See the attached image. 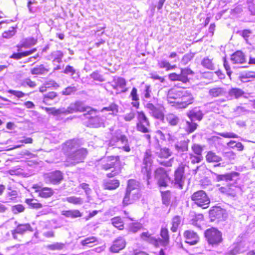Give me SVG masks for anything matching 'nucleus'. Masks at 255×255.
Returning <instances> with one entry per match:
<instances>
[{"instance_id":"nucleus-43","label":"nucleus","mask_w":255,"mask_h":255,"mask_svg":"<svg viewBox=\"0 0 255 255\" xmlns=\"http://www.w3.org/2000/svg\"><path fill=\"white\" fill-rule=\"evenodd\" d=\"M201 65L205 68L209 70L214 69V65L211 59L208 57H205L201 62Z\"/></svg>"},{"instance_id":"nucleus-8","label":"nucleus","mask_w":255,"mask_h":255,"mask_svg":"<svg viewBox=\"0 0 255 255\" xmlns=\"http://www.w3.org/2000/svg\"><path fill=\"white\" fill-rule=\"evenodd\" d=\"M137 122L136 124V128L139 131L143 133H148L149 130L148 127L150 126V123L148 118L143 112H137Z\"/></svg>"},{"instance_id":"nucleus-17","label":"nucleus","mask_w":255,"mask_h":255,"mask_svg":"<svg viewBox=\"0 0 255 255\" xmlns=\"http://www.w3.org/2000/svg\"><path fill=\"white\" fill-rule=\"evenodd\" d=\"M221 192L224 193L228 196L236 197L237 195L241 192V189L239 186L231 185L227 187H222L219 189Z\"/></svg>"},{"instance_id":"nucleus-27","label":"nucleus","mask_w":255,"mask_h":255,"mask_svg":"<svg viewBox=\"0 0 255 255\" xmlns=\"http://www.w3.org/2000/svg\"><path fill=\"white\" fill-rule=\"evenodd\" d=\"M37 40L33 37L25 38L22 40L17 46L18 48H27L36 44Z\"/></svg>"},{"instance_id":"nucleus-61","label":"nucleus","mask_w":255,"mask_h":255,"mask_svg":"<svg viewBox=\"0 0 255 255\" xmlns=\"http://www.w3.org/2000/svg\"><path fill=\"white\" fill-rule=\"evenodd\" d=\"M133 201L134 200H132V198H130V192L127 190L123 201L124 205H128L129 204H131Z\"/></svg>"},{"instance_id":"nucleus-25","label":"nucleus","mask_w":255,"mask_h":255,"mask_svg":"<svg viewBox=\"0 0 255 255\" xmlns=\"http://www.w3.org/2000/svg\"><path fill=\"white\" fill-rule=\"evenodd\" d=\"M33 188L36 189V192H39V195L40 197L43 198H48L51 197L53 194V191L51 188H43L40 190L39 189L37 185H34L33 186Z\"/></svg>"},{"instance_id":"nucleus-60","label":"nucleus","mask_w":255,"mask_h":255,"mask_svg":"<svg viewBox=\"0 0 255 255\" xmlns=\"http://www.w3.org/2000/svg\"><path fill=\"white\" fill-rule=\"evenodd\" d=\"M112 111L113 113L117 114L118 112V106L115 103L111 104L108 107H105L102 109V111Z\"/></svg>"},{"instance_id":"nucleus-1","label":"nucleus","mask_w":255,"mask_h":255,"mask_svg":"<svg viewBox=\"0 0 255 255\" xmlns=\"http://www.w3.org/2000/svg\"><path fill=\"white\" fill-rule=\"evenodd\" d=\"M101 167L105 170L114 169L112 172L107 174V177H112L119 174L121 171V167L120 164V157L119 156H108L101 160Z\"/></svg>"},{"instance_id":"nucleus-7","label":"nucleus","mask_w":255,"mask_h":255,"mask_svg":"<svg viewBox=\"0 0 255 255\" xmlns=\"http://www.w3.org/2000/svg\"><path fill=\"white\" fill-rule=\"evenodd\" d=\"M194 72L190 68H185L181 69V72L177 74L172 73L168 75L169 79L172 81H179L183 83H186L189 82V76H193Z\"/></svg>"},{"instance_id":"nucleus-42","label":"nucleus","mask_w":255,"mask_h":255,"mask_svg":"<svg viewBox=\"0 0 255 255\" xmlns=\"http://www.w3.org/2000/svg\"><path fill=\"white\" fill-rule=\"evenodd\" d=\"M181 219L180 217L179 216H174L172 220V227L171 230L173 232H176L177 229L180 224Z\"/></svg>"},{"instance_id":"nucleus-45","label":"nucleus","mask_w":255,"mask_h":255,"mask_svg":"<svg viewBox=\"0 0 255 255\" xmlns=\"http://www.w3.org/2000/svg\"><path fill=\"white\" fill-rule=\"evenodd\" d=\"M65 201L75 205H81L83 203V200L81 197L76 196H70L66 198Z\"/></svg>"},{"instance_id":"nucleus-33","label":"nucleus","mask_w":255,"mask_h":255,"mask_svg":"<svg viewBox=\"0 0 255 255\" xmlns=\"http://www.w3.org/2000/svg\"><path fill=\"white\" fill-rule=\"evenodd\" d=\"M64 73L67 75H70L72 76L73 79H76L79 78L78 73L76 72L75 68L70 65H67L64 70Z\"/></svg>"},{"instance_id":"nucleus-39","label":"nucleus","mask_w":255,"mask_h":255,"mask_svg":"<svg viewBox=\"0 0 255 255\" xmlns=\"http://www.w3.org/2000/svg\"><path fill=\"white\" fill-rule=\"evenodd\" d=\"M140 237L142 240L148 241L154 244L156 247H158V240L152 237L148 232L142 233L140 235Z\"/></svg>"},{"instance_id":"nucleus-23","label":"nucleus","mask_w":255,"mask_h":255,"mask_svg":"<svg viewBox=\"0 0 255 255\" xmlns=\"http://www.w3.org/2000/svg\"><path fill=\"white\" fill-rule=\"evenodd\" d=\"M164 123H167L169 126L175 127L179 123L180 119L177 115L169 113L164 115Z\"/></svg>"},{"instance_id":"nucleus-48","label":"nucleus","mask_w":255,"mask_h":255,"mask_svg":"<svg viewBox=\"0 0 255 255\" xmlns=\"http://www.w3.org/2000/svg\"><path fill=\"white\" fill-rule=\"evenodd\" d=\"M25 202L32 208L39 209L42 207V205L38 203L37 200L35 199H26Z\"/></svg>"},{"instance_id":"nucleus-24","label":"nucleus","mask_w":255,"mask_h":255,"mask_svg":"<svg viewBox=\"0 0 255 255\" xmlns=\"http://www.w3.org/2000/svg\"><path fill=\"white\" fill-rule=\"evenodd\" d=\"M231 60L234 64H243L246 61L244 54L241 51L235 52L232 55Z\"/></svg>"},{"instance_id":"nucleus-21","label":"nucleus","mask_w":255,"mask_h":255,"mask_svg":"<svg viewBox=\"0 0 255 255\" xmlns=\"http://www.w3.org/2000/svg\"><path fill=\"white\" fill-rule=\"evenodd\" d=\"M187 115L191 121L195 120L200 121L203 117L202 112L198 108H195L189 111Z\"/></svg>"},{"instance_id":"nucleus-56","label":"nucleus","mask_w":255,"mask_h":255,"mask_svg":"<svg viewBox=\"0 0 255 255\" xmlns=\"http://www.w3.org/2000/svg\"><path fill=\"white\" fill-rule=\"evenodd\" d=\"M255 78V72L254 71H248L243 73L241 76L242 81L247 82L248 79Z\"/></svg>"},{"instance_id":"nucleus-20","label":"nucleus","mask_w":255,"mask_h":255,"mask_svg":"<svg viewBox=\"0 0 255 255\" xmlns=\"http://www.w3.org/2000/svg\"><path fill=\"white\" fill-rule=\"evenodd\" d=\"M125 246L126 241L125 239L122 237H119L114 242L113 245L110 248V251L113 253H118L120 251L123 250Z\"/></svg>"},{"instance_id":"nucleus-53","label":"nucleus","mask_w":255,"mask_h":255,"mask_svg":"<svg viewBox=\"0 0 255 255\" xmlns=\"http://www.w3.org/2000/svg\"><path fill=\"white\" fill-rule=\"evenodd\" d=\"M151 93V89L150 85H146L145 86V89L143 91V100L144 101V104L148 101L146 100L149 99L151 97L150 94Z\"/></svg>"},{"instance_id":"nucleus-4","label":"nucleus","mask_w":255,"mask_h":255,"mask_svg":"<svg viewBox=\"0 0 255 255\" xmlns=\"http://www.w3.org/2000/svg\"><path fill=\"white\" fill-rule=\"evenodd\" d=\"M152 153L150 150H147L144 153L143 163L141 166V172L145 176V179L147 184H149V179L151 177Z\"/></svg>"},{"instance_id":"nucleus-55","label":"nucleus","mask_w":255,"mask_h":255,"mask_svg":"<svg viewBox=\"0 0 255 255\" xmlns=\"http://www.w3.org/2000/svg\"><path fill=\"white\" fill-rule=\"evenodd\" d=\"M162 198L163 203L165 205H168L169 203L171 198V193L169 191L162 192Z\"/></svg>"},{"instance_id":"nucleus-46","label":"nucleus","mask_w":255,"mask_h":255,"mask_svg":"<svg viewBox=\"0 0 255 255\" xmlns=\"http://www.w3.org/2000/svg\"><path fill=\"white\" fill-rule=\"evenodd\" d=\"M111 221L112 224L116 228L119 230H123L124 229V224L121 218L119 217H114Z\"/></svg>"},{"instance_id":"nucleus-38","label":"nucleus","mask_w":255,"mask_h":255,"mask_svg":"<svg viewBox=\"0 0 255 255\" xmlns=\"http://www.w3.org/2000/svg\"><path fill=\"white\" fill-rule=\"evenodd\" d=\"M58 97L57 94L55 92H49L43 95V102L46 105H50L49 103L50 100L55 99Z\"/></svg>"},{"instance_id":"nucleus-2","label":"nucleus","mask_w":255,"mask_h":255,"mask_svg":"<svg viewBox=\"0 0 255 255\" xmlns=\"http://www.w3.org/2000/svg\"><path fill=\"white\" fill-rule=\"evenodd\" d=\"M176 108L185 109L193 103L195 98L190 90L183 89L176 91Z\"/></svg>"},{"instance_id":"nucleus-57","label":"nucleus","mask_w":255,"mask_h":255,"mask_svg":"<svg viewBox=\"0 0 255 255\" xmlns=\"http://www.w3.org/2000/svg\"><path fill=\"white\" fill-rule=\"evenodd\" d=\"M189 156L191 162L193 164L200 163L203 159L202 156L196 154L194 155L193 153H190Z\"/></svg>"},{"instance_id":"nucleus-30","label":"nucleus","mask_w":255,"mask_h":255,"mask_svg":"<svg viewBox=\"0 0 255 255\" xmlns=\"http://www.w3.org/2000/svg\"><path fill=\"white\" fill-rule=\"evenodd\" d=\"M188 142L189 140L178 141L175 144L174 147L178 152L186 151L188 149Z\"/></svg>"},{"instance_id":"nucleus-59","label":"nucleus","mask_w":255,"mask_h":255,"mask_svg":"<svg viewBox=\"0 0 255 255\" xmlns=\"http://www.w3.org/2000/svg\"><path fill=\"white\" fill-rule=\"evenodd\" d=\"M90 77L91 78L93 79L94 80L99 81V82H104L105 81L104 77L100 74L99 72L95 71L93 72L91 75Z\"/></svg>"},{"instance_id":"nucleus-49","label":"nucleus","mask_w":255,"mask_h":255,"mask_svg":"<svg viewBox=\"0 0 255 255\" xmlns=\"http://www.w3.org/2000/svg\"><path fill=\"white\" fill-rule=\"evenodd\" d=\"M113 83L117 84L120 88H124L127 84L126 80L122 77H115L113 79Z\"/></svg>"},{"instance_id":"nucleus-19","label":"nucleus","mask_w":255,"mask_h":255,"mask_svg":"<svg viewBox=\"0 0 255 255\" xmlns=\"http://www.w3.org/2000/svg\"><path fill=\"white\" fill-rule=\"evenodd\" d=\"M88 126L90 128H97L104 125V120L99 116L87 117Z\"/></svg>"},{"instance_id":"nucleus-35","label":"nucleus","mask_w":255,"mask_h":255,"mask_svg":"<svg viewBox=\"0 0 255 255\" xmlns=\"http://www.w3.org/2000/svg\"><path fill=\"white\" fill-rule=\"evenodd\" d=\"M63 55V53L61 51L57 50L52 52L50 56V59H52L53 61L60 63L62 62Z\"/></svg>"},{"instance_id":"nucleus-58","label":"nucleus","mask_w":255,"mask_h":255,"mask_svg":"<svg viewBox=\"0 0 255 255\" xmlns=\"http://www.w3.org/2000/svg\"><path fill=\"white\" fill-rule=\"evenodd\" d=\"M77 88L74 86H69L62 92V94L65 96L70 95L77 91Z\"/></svg>"},{"instance_id":"nucleus-29","label":"nucleus","mask_w":255,"mask_h":255,"mask_svg":"<svg viewBox=\"0 0 255 255\" xmlns=\"http://www.w3.org/2000/svg\"><path fill=\"white\" fill-rule=\"evenodd\" d=\"M206 160L208 162H220L223 160L222 158L215 152L208 151L206 155Z\"/></svg>"},{"instance_id":"nucleus-51","label":"nucleus","mask_w":255,"mask_h":255,"mask_svg":"<svg viewBox=\"0 0 255 255\" xmlns=\"http://www.w3.org/2000/svg\"><path fill=\"white\" fill-rule=\"evenodd\" d=\"M128 227L130 232L135 233L140 230L142 228V226L140 223L135 222L129 224Z\"/></svg>"},{"instance_id":"nucleus-47","label":"nucleus","mask_w":255,"mask_h":255,"mask_svg":"<svg viewBox=\"0 0 255 255\" xmlns=\"http://www.w3.org/2000/svg\"><path fill=\"white\" fill-rule=\"evenodd\" d=\"M97 242V238L95 237L91 236L82 240L81 242V244L83 246L92 247L91 244Z\"/></svg>"},{"instance_id":"nucleus-15","label":"nucleus","mask_w":255,"mask_h":255,"mask_svg":"<svg viewBox=\"0 0 255 255\" xmlns=\"http://www.w3.org/2000/svg\"><path fill=\"white\" fill-rule=\"evenodd\" d=\"M209 216L211 221L215 219L225 220L226 217L225 211L220 207H214L209 211Z\"/></svg>"},{"instance_id":"nucleus-50","label":"nucleus","mask_w":255,"mask_h":255,"mask_svg":"<svg viewBox=\"0 0 255 255\" xmlns=\"http://www.w3.org/2000/svg\"><path fill=\"white\" fill-rule=\"evenodd\" d=\"M197 124L193 123V121H186V131L188 133L193 132L197 128Z\"/></svg>"},{"instance_id":"nucleus-12","label":"nucleus","mask_w":255,"mask_h":255,"mask_svg":"<svg viewBox=\"0 0 255 255\" xmlns=\"http://www.w3.org/2000/svg\"><path fill=\"white\" fill-rule=\"evenodd\" d=\"M44 178L46 183L57 184L62 181L63 175L60 171L56 170L44 174Z\"/></svg>"},{"instance_id":"nucleus-18","label":"nucleus","mask_w":255,"mask_h":255,"mask_svg":"<svg viewBox=\"0 0 255 255\" xmlns=\"http://www.w3.org/2000/svg\"><path fill=\"white\" fill-rule=\"evenodd\" d=\"M184 236L186 239V243L190 245L196 244L199 240V237L197 233L191 230L185 231Z\"/></svg>"},{"instance_id":"nucleus-16","label":"nucleus","mask_w":255,"mask_h":255,"mask_svg":"<svg viewBox=\"0 0 255 255\" xmlns=\"http://www.w3.org/2000/svg\"><path fill=\"white\" fill-rule=\"evenodd\" d=\"M79 145L77 140L72 139L68 140L64 143L63 146V150L64 153L68 157L70 153H72L79 148Z\"/></svg>"},{"instance_id":"nucleus-34","label":"nucleus","mask_w":255,"mask_h":255,"mask_svg":"<svg viewBox=\"0 0 255 255\" xmlns=\"http://www.w3.org/2000/svg\"><path fill=\"white\" fill-rule=\"evenodd\" d=\"M120 185V182L118 180H110L104 184L105 188L108 190H114Z\"/></svg>"},{"instance_id":"nucleus-9","label":"nucleus","mask_w":255,"mask_h":255,"mask_svg":"<svg viewBox=\"0 0 255 255\" xmlns=\"http://www.w3.org/2000/svg\"><path fill=\"white\" fill-rule=\"evenodd\" d=\"M145 107L148 111L149 114L153 118L164 123V114L162 109L160 107H156L150 102H147L145 104Z\"/></svg>"},{"instance_id":"nucleus-11","label":"nucleus","mask_w":255,"mask_h":255,"mask_svg":"<svg viewBox=\"0 0 255 255\" xmlns=\"http://www.w3.org/2000/svg\"><path fill=\"white\" fill-rule=\"evenodd\" d=\"M184 168V165L181 164L174 172V184L181 189L185 182Z\"/></svg>"},{"instance_id":"nucleus-36","label":"nucleus","mask_w":255,"mask_h":255,"mask_svg":"<svg viewBox=\"0 0 255 255\" xmlns=\"http://www.w3.org/2000/svg\"><path fill=\"white\" fill-rule=\"evenodd\" d=\"M245 92L239 88H232L229 92V95L235 99H238L244 95Z\"/></svg>"},{"instance_id":"nucleus-3","label":"nucleus","mask_w":255,"mask_h":255,"mask_svg":"<svg viewBox=\"0 0 255 255\" xmlns=\"http://www.w3.org/2000/svg\"><path fill=\"white\" fill-rule=\"evenodd\" d=\"M65 111L66 114L87 112V113L85 114V116H91L97 112V110L90 107H86L83 102L79 101L70 104Z\"/></svg>"},{"instance_id":"nucleus-5","label":"nucleus","mask_w":255,"mask_h":255,"mask_svg":"<svg viewBox=\"0 0 255 255\" xmlns=\"http://www.w3.org/2000/svg\"><path fill=\"white\" fill-rule=\"evenodd\" d=\"M191 200L195 204L203 209L208 208L210 203L209 197L203 190H199L194 193L191 196Z\"/></svg>"},{"instance_id":"nucleus-54","label":"nucleus","mask_w":255,"mask_h":255,"mask_svg":"<svg viewBox=\"0 0 255 255\" xmlns=\"http://www.w3.org/2000/svg\"><path fill=\"white\" fill-rule=\"evenodd\" d=\"M172 152L170 149L166 147L161 148L159 153V156L161 158H167L171 155Z\"/></svg>"},{"instance_id":"nucleus-44","label":"nucleus","mask_w":255,"mask_h":255,"mask_svg":"<svg viewBox=\"0 0 255 255\" xmlns=\"http://www.w3.org/2000/svg\"><path fill=\"white\" fill-rule=\"evenodd\" d=\"M65 247V245L63 243H55L53 244L48 245L46 246V248L48 250L51 251H56V250H61L63 249Z\"/></svg>"},{"instance_id":"nucleus-22","label":"nucleus","mask_w":255,"mask_h":255,"mask_svg":"<svg viewBox=\"0 0 255 255\" xmlns=\"http://www.w3.org/2000/svg\"><path fill=\"white\" fill-rule=\"evenodd\" d=\"M160 236L162 238L161 239H156L158 240V246L160 244L163 246H166L169 244V236L168 234V231L167 229L165 228H162L160 230Z\"/></svg>"},{"instance_id":"nucleus-26","label":"nucleus","mask_w":255,"mask_h":255,"mask_svg":"<svg viewBox=\"0 0 255 255\" xmlns=\"http://www.w3.org/2000/svg\"><path fill=\"white\" fill-rule=\"evenodd\" d=\"M214 174L216 176V180L218 182L221 181H231L233 180L234 177H237L239 175V173L236 172L222 175L217 174L216 173H214Z\"/></svg>"},{"instance_id":"nucleus-32","label":"nucleus","mask_w":255,"mask_h":255,"mask_svg":"<svg viewBox=\"0 0 255 255\" xmlns=\"http://www.w3.org/2000/svg\"><path fill=\"white\" fill-rule=\"evenodd\" d=\"M226 92L224 88L217 87L211 89L209 91V94L212 97H218L224 96Z\"/></svg>"},{"instance_id":"nucleus-13","label":"nucleus","mask_w":255,"mask_h":255,"mask_svg":"<svg viewBox=\"0 0 255 255\" xmlns=\"http://www.w3.org/2000/svg\"><path fill=\"white\" fill-rule=\"evenodd\" d=\"M155 178L160 187H166L170 180L166 171L163 168H158L155 171Z\"/></svg>"},{"instance_id":"nucleus-28","label":"nucleus","mask_w":255,"mask_h":255,"mask_svg":"<svg viewBox=\"0 0 255 255\" xmlns=\"http://www.w3.org/2000/svg\"><path fill=\"white\" fill-rule=\"evenodd\" d=\"M61 214L67 218L72 219L80 217L82 216V213L78 210H64L62 211Z\"/></svg>"},{"instance_id":"nucleus-40","label":"nucleus","mask_w":255,"mask_h":255,"mask_svg":"<svg viewBox=\"0 0 255 255\" xmlns=\"http://www.w3.org/2000/svg\"><path fill=\"white\" fill-rule=\"evenodd\" d=\"M139 189V183L135 180L130 179L128 181L127 190L131 192L132 190Z\"/></svg>"},{"instance_id":"nucleus-62","label":"nucleus","mask_w":255,"mask_h":255,"mask_svg":"<svg viewBox=\"0 0 255 255\" xmlns=\"http://www.w3.org/2000/svg\"><path fill=\"white\" fill-rule=\"evenodd\" d=\"M249 10L253 15H255V0H247Z\"/></svg>"},{"instance_id":"nucleus-64","label":"nucleus","mask_w":255,"mask_h":255,"mask_svg":"<svg viewBox=\"0 0 255 255\" xmlns=\"http://www.w3.org/2000/svg\"><path fill=\"white\" fill-rule=\"evenodd\" d=\"M15 33V31L13 27H11L10 30L5 31L2 33V37L5 38L9 39L13 36Z\"/></svg>"},{"instance_id":"nucleus-41","label":"nucleus","mask_w":255,"mask_h":255,"mask_svg":"<svg viewBox=\"0 0 255 255\" xmlns=\"http://www.w3.org/2000/svg\"><path fill=\"white\" fill-rule=\"evenodd\" d=\"M176 90H170L168 92V94L167 97V101L169 104H173V106L176 107L177 99L176 97Z\"/></svg>"},{"instance_id":"nucleus-14","label":"nucleus","mask_w":255,"mask_h":255,"mask_svg":"<svg viewBox=\"0 0 255 255\" xmlns=\"http://www.w3.org/2000/svg\"><path fill=\"white\" fill-rule=\"evenodd\" d=\"M28 231L30 232L33 231V229L29 224H19L17 225L15 229L11 231V233L12 236V238L14 240H17V234L22 235Z\"/></svg>"},{"instance_id":"nucleus-31","label":"nucleus","mask_w":255,"mask_h":255,"mask_svg":"<svg viewBox=\"0 0 255 255\" xmlns=\"http://www.w3.org/2000/svg\"><path fill=\"white\" fill-rule=\"evenodd\" d=\"M49 71L44 65L41 64L30 70V72L32 75H43L47 73Z\"/></svg>"},{"instance_id":"nucleus-6","label":"nucleus","mask_w":255,"mask_h":255,"mask_svg":"<svg viewBox=\"0 0 255 255\" xmlns=\"http://www.w3.org/2000/svg\"><path fill=\"white\" fill-rule=\"evenodd\" d=\"M205 236L208 243L214 246H218L222 242V233L217 229L212 228L205 232Z\"/></svg>"},{"instance_id":"nucleus-37","label":"nucleus","mask_w":255,"mask_h":255,"mask_svg":"<svg viewBox=\"0 0 255 255\" xmlns=\"http://www.w3.org/2000/svg\"><path fill=\"white\" fill-rule=\"evenodd\" d=\"M117 139L118 141H120L122 144L125 145V146H123V149L125 151L129 152L130 150L129 146L127 145L128 139L126 135L123 134L118 135L117 136Z\"/></svg>"},{"instance_id":"nucleus-52","label":"nucleus","mask_w":255,"mask_h":255,"mask_svg":"<svg viewBox=\"0 0 255 255\" xmlns=\"http://www.w3.org/2000/svg\"><path fill=\"white\" fill-rule=\"evenodd\" d=\"M191 149L195 154L202 156L203 147L198 144H193L191 147Z\"/></svg>"},{"instance_id":"nucleus-10","label":"nucleus","mask_w":255,"mask_h":255,"mask_svg":"<svg viewBox=\"0 0 255 255\" xmlns=\"http://www.w3.org/2000/svg\"><path fill=\"white\" fill-rule=\"evenodd\" d=\"M87 154V151L85 148H78L75 151L70 153L67 157V160L72 164H76L82 162Z\"/></svg>"},{"instance_id":"nucleus-63","label":"nucleus","mask_w":255,"mask_h":255,"mask_svg":"<svg viewBox=\"0 0 255 255\" xmlns=\"http://www.w3.org/2000/svg\"><path fill=\"white\" fill-rule=\"evenodd\" d=\"M24 207L22 205L17 204L13 206L11 208L12 211L14 214H17L23 212L24 210Z\"/></svg>"}]
</instances>
